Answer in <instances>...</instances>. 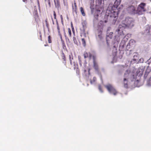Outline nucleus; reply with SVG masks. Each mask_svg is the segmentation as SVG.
<instances>
[{
    "instance_id": "obj_38",
    "label": "nucleus",
    "mask_w": 151,
    "mask_h": 151,
    "mask_svg": "<svg viewBox=\"0 0 151 151\" xmlns=\"http://www.w3.org/2000/svg\"><path fill=\"white\" fill-rule=\"evenodd\" d=\"M73 40L75 44H77L78 42H77V40H76V37H73Z\"/></svg>"
},
{
    "instance_id": "obj_42",
    "label": "nucleus",
    "mask_w": 151,
    "mask_h": 151,
    "mask_svg": "<svg viewBox=\"0 0 151 151\" xmlns=\"http://www.w3.org/2000/svg\"><path fill=\"white\" fill-rule=\"evenodd\" d=\"M148 62L149 63H151V57L148 60Z\"/></svg>"
},
{
    "instance_id": "obj_10",
    "label": "nucleus",
    "mask_w": 151,
    "mask_h": 151,
    "mask_svg": "<svg viewBox=\"0 0 151 151\" xmlns=\"http://www.w3.org/2000/svg\"><path fill=\"white\" fill-rule=\"evenodd\" d=\"M127 10L129 13L132 14L135 13L136 12V9L133 6H131L128 7Z\"/></svg>"
},
{
    "instance_id": "obj_30",
    "label": "nucleus",
    "mask_w": 151,
    "mask_h": 151,
    "mask_svg": "<svg viewBox=\"0 0 151 151\" xmlns=\"http://www.w3.org/2000/svg\"><path fill=\"white\" fill-rule=\"evenodd\" d=\"M76 73L78 75H80V70L78 68H77L76 69Z\"/></svg>"
},
{
    "instance_id": "obj_9",
    "label": "nucleus",
    "mask_w": 151,
    "mask_h": 151,
    "mask_svg": "<svg viewBox=\"0 0 151 151\" xmlns=\"http://www.w3.org/2000/svg\"><path fill=\"white\" fill-rule=\"evenodd\" d=\"M83 55L85 59L88 57L89 59H91V58H92V56L93 55H92L90 52L88 53L86 52H84L83 54Z\"/></svg>"
},
{
    "instance_id": "obj_35",
    "label": "nucleus",
    "mask_w": 151,
    "mask_h": 151,
    "mask_svg": "<svg viewBox=\"0 0 151 151\" xmlns=\"http://www.w3.org/2000/svg\"><path fill=\"white\" fill-rule=\"evenodd\" d=\"M45 2L48 3L49 6H51V1L52 0H45Z\"/></svg>"
},
{
    "instance_id": "obj_24",
    "label": "nucleus",
    "mask_w": 151,
    "mask_h": 151,
    "mask_svg": "<svg viewBox=\"0 0 151 151\" xmlns=\"http://www.w3.org/2000/svg\"><path fill=\"white\" fill-rule=\"evenodd\" d=\"M131 46L129 45L128 43L127 44V45L126 46V47L125 48V51H127L129 49L131 48Z\"/></svg>"
},
{
    "instance_id": "obj_50",
    "label": "nucleus",
    "mask_w": 151,
    "mask_h": 151,
    "mask_svg": "<svg viewBox=\"0 0 151 151\" xmlns=\"http://www.w3.org/2000/svg\"><path fill=\"white\" fill-rule=\"evenodd\" d=\"M31 1L32 0H30Z\"/></svg>"
},
{
    "instance_id": "obj_4",
    "label": "nucleus",
    "mask_w": 151,
    "mask_h": 151,
    "mask_svg": "<svg viewBox=\"0 0 151 151\" xmlns=\"http://www.w3.org/2000/svg\"><path fill=\"white\" fill-rule=\"evenodd\" d=\"M105 87L110 93L114 95H116L117 94V91L112 85L111 84L107 85L105 86Z\"/></svg>"
},
{
    "instance_id": "obj_8",
    "label": "nucleus",
    "mask_w": 151,
    "mask_h": 151,
    "mask_svg": "<svg viewBox=\"0 0 151 151\" xmlns=\"http://www.w3.org/2000/svg\"><path fill=\"white\" fill-rule=\"evenodd\" d=\"M34 17L35 18V21L37 22L38 23L40 21V19L39 18V16L37 12V10H35L33 13Z\"/></svg>"
},
{
    "instance_id": "obj_7",
    "label": "nucleus",
    "mask_w": 151,
    "mask_h": 151,
    "mask_svg": "<svg viewBox=\"0 0 151 151\" xmlns=\"http://www.w3.org/2000/svg\"><path fill=\"white\" fill-rule=\"evenodd\" d=\"M144 70V68L143 67L139 68L136 72V77H141L142 75Z\"/></svg>"
},
{
    "instance_id": "obj_15",
    "label": "nucleus",
    "mask_w": 151,
    "mask_h": 151,
    "mask_svg": "<svg viewBox=\"0 0 151 151\" xmlns=\"http://www.w3.org/2000/svg\"><path fill=\"white\" fill-rule=\"evenodd\" d=\"M128 79L126 78H124V87L127 88H128Z\"/></svg>"
},
{
    "instance_id": "obj_29",
    "label": "nucleus",
    "mask_w": 151,
    "mask_h": 151,
    "mask_svg": "<svg viewBox=\"0 0 151 151\" xmlns=\"http://www.w3.org/2000/svg\"><path fill=\"white\" fill-rule=\"evenodd\" d=\"M48 41L49 43L52 42L51 37L50 35H49L48 37Z\"/></svg>"
},
{
    "instance_id": "obj_39",
    "label": "nucleus",
    "mask_w": 151,
    "mask_h": 151,
    "mask_svg": "<svg viewBox=\"0 0 151 151\" xmlns=\"http://www.w3.org/2000/svg\"><path fill=\"white\" fill-rule=\"evenodd\" d=\"M53 12V15L54 17V18L55 19H56V14L55 11H54Z\"/></svg>"
},
{
    "instance_id": "obj_28",
    "label": "nucleus",
    "mask_w": 151,
    "mask_h": 151,
    "mask_svg": "<svg viewBox=\"0 0 151 151\" xmlns=\"http://www.w3.org/2000/svg\"><path fill=\"white\" fill-rule=\"evenodd\" d=\"M101 33V31L99 32V34L98 35L99 38L100 40H101L102 39V34Z\"/></svg>"
},
{
    "instance_id": "obj_18",
    "label": "nucleus",
    "mask_w": 151,
    "mask_h": 151,
    "mask_svg": "<svg viewBox=\"0 0 151 151\" xmlns=\"http://www.w3.org/2000/svg\"><path fill=\"white\" fill-rule=\"evenodd\" d=\"M128 43L132 47L133 46L135 45V41L133 40H131L129 41Z\"/></svg>"
},
{
    "instance_id": "obj_41",
    "label": "nucleus",
    "mask_w": 151,
    "mask_h": 151,
    "mask_svg": "<svg viewBox=\"0 0 151 151\" xmlns=\"http://www.w3.org/2000/svg\"><path fill=\"white\" fill-rule=\"evenodd\" d=\"M40 39L41 41L42 40V35L41 33H40Z\"/></svg>"
},
{
    "instance_id": "obj_3",
    "label": "nucleus",
    "mask_w": 151,
    "mask_h": 151,
    "mask_svg": "<svg viewBox=\"0 0 151 151\" xmlns=\"http://www.w3.org/2000/svg\"><path fill=\"white\" fill-rule=\"evenodd\" d=\"M134 21L131 18L127 17L122 21L121 24L119 26L118 29L116 30L119 35H123L124 34L123 30L126 28H131L134 26Z\"/></svg>"
},
{
    "instance_id": "obj_23",
    "label": "nucleus",
    "mask_w": 151,
    "mask_h": 151,
    "mask_svg": "<svg viewBox=\"0 0 151 151\" xmlns=\"http://www.w3.org/2000/svg\"><path fill=\"white\" fill-rule=\"evenodd\" d=\"M61 39L62 43V47L64 49H65L66 48L65 44V43L64 41L62 40L61 37Z\"/></svg>"
},
{
    "instance_id": "obj_26",
    "label": "nucleus",
    "mask_w": 151,
    "mask_h": 151,
    "mask_svg": "<svg viewBox=\"0 0 151 151\" xmlns=\"http://www.w3.org/2000/svg\"><path fill=\"white\" fill-rule=\"evenodd\" d=\"M138 59V58L137 55H134L133 57V60L134 61H136Z\"/></svg>"
},
{
    "instance_id": "obj_11",
    "label": "nucleus",
    "mask_w": 151,
    "mask_h": 151,
    "mask_svg": "<svg viewBox=\"0 0 151 151\" xmlns=\"http://www.w3.org/2000/svg\"><path fill=\"white\" fill-rule=\"evenodd\" d=\"M126 46L125 42H121L120 43L119 47V49L121 51H125V48H124V47Z\"/></svg>"
},
{
    "instance_id": "obj_25",
    "label": "nucleus",
    "mask_w": 151,
    "mask_h": 151,
    "mask_svg": "<svg viewBox=\"0 0 151 151\" xmlns=\"http://www.w3.org/2000/svg\"><path fill=\"white\" fill-rule=\"evenodd\" d=\"M113 34V33L112 32H110L108 36H107V38H109L110 39H111L112 37L113 36L112 35Z\"/></svg>"
},
{
    "instance_id": "obj_13",
    "label": "nucleus",
    "mask_w": 151,
    "mask_h": 151,
    "mask_svg": "<svg viewBox=\"0 0 151 151\" xmlns=\"http://www.w3.org/2000/svg\"><path fill=\"white\" fill-rule=\"evenodd\" d=\"M130 72V70H127L126 71L124 74V78H126L128 79L129 78Z\"/></svg>"
},
{
    "instance_id": "obj_17",
    "label": "nucleus",
    "mask_w": 151,
    "mask_h": 151,
    "mask_svg": "<svg viewBox=\"0 0 151 151\" xmlns=\"http://www.w3.org/2000/svg\"><path fill=\"white\" fill-rule=\"evenodd\" d=\"M78 60L79 61V63L80 66H82V64L83 63L82 61L83 59L81 58V56L80 55L78 56Z\"/></svg>"
},
{
    "instance_id": "obj_12",
    "label": "nucleus",
    "mask_w": 151,
    "mask_h": 151,
    "mask_svg": "<svg viewBox=\"0 0 151 151\" xmlns=\"http://www.w3.org/2000/svg\"><path fill=\"white\" fill-rule=\"evenodd\" d=\"M77 10L76 4V1H74L73 2V4H72V10L73 12H75L76 13H77Z\"/></svg>"
},
{
    "instance_id": "obj_44",
    "label": "nucleus",
    "mask_w": 151,
    "mask_h": 151,
    "mask_svg": "<svg viewBox=\"0 0 151 151\" xmlns=\"http://www.w3.org/2000/svg\"><path fill=\"white\" fill-rule=\"evenodd\" d=\"M72 31H73V32L74 33V32H75L74 30V28L73 27V28H72Z\"/></svg>"
},
{
    "instance_id": "obj_33",
    "label": "nucleus",
    "mask_w": 151,
    "mask_h": 151,
    "mask_svg": "<svg viewBox=\"0 0 151 151\" xmlns=\"http://www.w3.org/2000/svg\"><path fill=\"white\" fill-rule=\"evenodd\" d=\"M68 31L69 37H71V32L70 29V28H68Z\"/></svg>"
},
{
    "instance_id": "obj_46",
    "label": "nucleus",
    "mask_w": 151,
    "mask_h": 151,
    "mask_svg": "<svg viewBox=\"0 0 151 151\" xmlns=\"http://www.w3.org/2000/svg\"><path fill=\"white\" fill-rule=\"evenodd\" d=\"M45 22L46 23V24H47V19H46L45 20Z\"/></svg>"
},
{
    "instance_id": "obj_19",
    "label": "nucleus",
    "mask_w": 151,
    "mask_h": 151,
    "mask_svg": "<svg viewBox=\"0 0 151 151\" xmlns=\"http://www.w3.org/2000/svg\"><path fill=\"white\" fill-rule=\"evenodd\" d=\"M69 59L70 64H72L73 60H74L73 57L72 53L69 55Z\"/></svg>"
},
{
    "instance_id": "obj_21",
    "label": "nucleus",
    "mask_w": 151,
    "mask_h": 151,
    "mask_svg": "<svg viewBox=\"0 0 151 151\" xmlns=\"http://www.w3.org/2000/svg\"><path fill=\"white\" fill-rule=\"evenodd\" d=\"M55 4L56 6L58 7L60 6V1L59 0H54Z\"/></svg>"
},
{
    "instance_id": "obj_32",
    "label": "nucleus",
    "mask_w": 151,
    "mask_h": 151,
    "mask_svg": "<svg viewBox=\"0 0 151 151\" xmlns=\"http://www.w3.org/2000/svg\"><path fill=\"white\" fill-rule=\"evenodd\" d=\"M82 43L84 46L86 45V41L85 40L84 38H82L81 39Z\"/></svg>"
},
{
    "instance_id": "obj_2",
    "label": "nucleus",
    "mask_w": 151,
    "mask_h": 151,
    "mask_svg": "<svg viewBox=\"0 0 151 151\" xmlns=\"http://www.w3.org/2000/svg\"><path fill=\"white\" fill-rule=\"evenodd\" d=\"M104 0H96L95 8L91 10L92 14L93 15L94 21H98L101 17L104 8Z\"/></svg>"
},
{
    "instance_id": "obj_22",
    "label": "nucleus",
    "mask_w": 151,
    "mask_h": 151,
    "mask_svg": "<svg viewBox=\"0 0 151 151\" xmlns=\"http://www.w3.org/2000/svg\"><path fill=\"white\" fill-rule=\"evenodd\" d=\"M81 12L82 14V15L83 16H85L86 15V14L84 12L83 8L81 7L80 8Z\"/></svg>"
},
{
    "instance_id": "obj_36",
    "label": "nucleus",
    "mask_w": 151,
    "mask_h": 151,
    "mask_svg": "<svg viewBox=\"0 0 151 151\" xmlns=\"http://www.w3.org/2000/svg\"><path fill=\"white\" fill-rule=\"evenodd\" d=\"M98 88H99V91H100L102 93L103 92V91L102 89V87H101V85H99V86H98Z\"/></svg>"
},
{
    "instance_id": "obj_49",
    "label": "nucleus",
    "mask_w": 151,
    "mask_h": 151,
    "mask_svg": "<svg viewBox=\"0 0 151 151\" xmlns=\"http://www.w3.org/2000/svg\"><path fill=\"white\" fill-rule=\"evenodd\" d=\"M48 45H44V46H47Z\"/></svg>"
},
{
    "instance_id": "obj_14",
    "label": "nucleus",
    "mask_w": 151,
    "mask_h": 151,
    "mask_svg": "<svg viewBox=\"0 0 151 151\" xmlns=\"http://www.w3.org/2000/svg\"><path fill=\"white\" fill-rule=\"evenodd\" d=\"M145 32L147 33L151 34V26L147 25L146 27Z\"/></svg>"
},
{
    "instance_id": "obj_6",
    "label": "nucleus",
    "mask_w": 151,
    "mask_h": 151,
    "mask_svg": "<svg viewBox=\"0 0 151 151\" xmlns=\"http://www.w3.org/2000/svg\"><path fill=\"white\" fill-rule=\"evenodd\" d=\"M93 60V67L95 70L98 72L99 70V67L98 63L96 60V57L94 55L92 56Z\"/></svg>"
},
{
    "instance_id": "obj_47",
    "label": "nucleus",
    "mask_w": 151,
    "mask_h": 151,
    "mask_svg": "<svg viewBox=\"0 0 151 151\" xmlns=\"http://www.w3.org/2000/svg\"><path fill=\"white\" fill-rule=\"evenodd\" d=\"M108 21V20H105L104 21V22L105 23H106Z\"/></svg>"
},
{
    "instance_id": "obj_27",
    "label": "nucleus",
    "mask_w": 151,
    "mask_h": 151,
    "mask_svg": "<svg viewBox=\"0 0 151 151\" xmlns=\"http://www.w3.org/2000/svg\"><path fill=\"white\" fill-rule=\"evenodd\" d=\"M56 24H57V29L58 30V33L59 34H60V27L59 26V24H58V22H56Z\"/></svg>"
},
{
    "instance_id": "obj_16",
    "label": "nucleus",
    "mask_w": 151,
    "mask_h": 151,
    "mask_svg": "<svg viewBox=\"0 0 151 151\" xmlns=\"http://www.w3.org/2000/svg\"><path fill=\"white\" fill-rule=\"evenodd\" d=\"M61 57L62 59L63 60V63H64L65 65H66V59L65 54L63 52H62V53Z\"/></svg>"
},
{
    "instance_id": "obj_40",
    "label": "nucleus",
    "mask_w": 151,
    "mask_h": 151,
    "mask_svg": "<svg viewBox=\"0 0 151 151\" xmlns=\"http://www.w3.org/2000/svg\"><path fill=\"white\" fill-rule=\"evenodd\" d=\"M60 17L61 22L62 23H63V17L62 15H61L60 16Z\"/></svg>"
},
{
    "instance_id": "obj_45",
    "label": "nucleus",
    "mask_w": 151,
    "mask_h": 151,
    "mask_svg": "<svg viewBox=\"0 0 151 151\" xmlns=\"http://www.w3.org/2000/svg\"><path fill=\"white\" fill-rule=\"evenodd\" d=\"M23 1L24 2H27V0H23Z\"/></svg>"
},
{
    "instance_id": "obj_37",
    "label": "nucleus",
    "mask_w": 151,
    "mask_h": 151,
    "mask_svg": "<svg viewBox=\"0 0 151 151\" xmlns=\"http://www.w3.org/2000/svg\"><path fill=\"white\" fill-rule=\"evenodd\" d=\"M144 61V59L142 58H141L138 61V62L140 63H142Z\"/></svg>"
},
{
    "instance_id": "obj_48",
    "label": "nucleus",
    "mask_w": 151,
    "mask_h": 151,
    "mask_svg": "<svg viewBox=\"0 0 151 151\" xmlns=\"http://www.w3.org/2000/svg\"><path fill=\"white\" fill-rule=\"evenodd\" d=\"M85 64H86L87 63L86 62V60H85Z\"/></svg>"
},
{
    "instance_id": "obj_1",
    "label": "nucleus",
    "mask_w": 151,
    "mask_h": 151,
    "mask_svg": "<svg viewBox=\"0 0 151 151\" xmlns=\"http://www.w3.org/2000/svg\"><path fill=\"white\" fill-rule=\"evenodd\" d=\"M121 0H116L114 5L112 7L109 6L106 12L108 13V16H106V18H109L112 21V23L114 24L117 19L118 12L117 8L120 4Z\"/></svg>"
},
{
    "instance_id": "obj_5",
    "label": "nucleus",
    "mask_w": 151,
    "mask_h": 151,
    "mask_svg": "<svg viewBox=\"0 0 151 151\" xmlns=\"http://www.w3.org/2000/svg\"><path fill=\"white\" fill-rule=\"evenodd\" d=\"M145 4L143 3H141L137 9V13L139 14H142L143 12L146 11L145 8Z\"/></svg>"
},
{
    "instance_id": "obj_34",
    "label": "nucleus",
    "mask_w": 151,
    "mask_h": 151,
    "mask_svg": "<svg viewBox=\"0 0 151 151\" xmlns=\"http://www.w3.org/2000/svg\"><path fill=\"white\" fill-rule=\"evenodd\" d=\"M94 0H89V3H90L91 6L93 5L94 2Z\"/></svg>"
},
{
    "instance_id": "obj_31",
    "label": "nucleus",
    "mask_w": 151,
    "mask_h": 151,
    "mask_svg": "<svg viewBox=\"0 0 151 151\" xmlns=\"http://www.w3.org/2000/svg\"><path fill=\"white\" fill-rule=\"evenodd\" d=\"M96 78L95 77H94L93 78V80H91L90 81V82L91 84H92V83H94L96 81Z\"/></svg>"
},
{
    "instance_id": "obj_20",
    "label": "nucleus",
    "mask_w": 151,
    "mask_h": 151,
    "mask_svg": "<svg viewBox=\"0 0 151 151\" xmlns=\"http://www.w3.org/2000/svg\"><path fill=\"white\" fill-rule=\"evenodd\" d=\"M72 64H70L72 66H73L74 69L78 66V64L76 62H75L74 60H73Z\"/></svg>"
},
{
    "instance_id": "obj_43",
    "label": "nucleus",
    "mask_w": 151,
    "mask_h": 151,
    "mask_svg": "<svg viewBox=\"0 0 151 151\" xmlns=\"http://www.w3.org/2000/svg\"><path fill=\"white\" fill-rule=\"evenodd\" d=\"M149 82L151 84V76L149 79Z\"/></svg>"
}]
</instances>
